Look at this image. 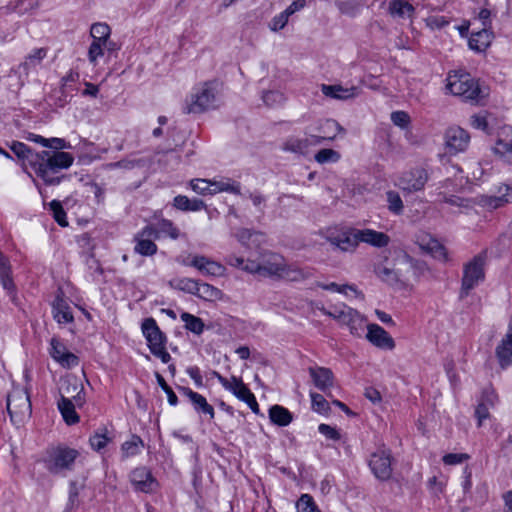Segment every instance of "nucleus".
I'll list each match as a JSON object with an SVG mask.
<instances>
[{
    "label": "nucleus",
    "mask_w": 512,
    "mask_h": 512,
    "mask_svg": "<svg viewBox=\"0 0 512 512\" xmlns=\"http://www.w3.org/2000/svg\"><path fill=\"white\" fill-rule=\"evenodd\" d=\"M174 206L183 211H199L206 207L200 199H189L186 196L178 195L174 198Z\"/></svg>",
    "instance_id": "37"
},
{
    "label": "nucleus",
    "mask_w": 512,
    "mask_h": 512,
    "mask_svg": "<svg viewBox=\"0 0 512 512\" xmlns=\"http://www.w3.org/2000/svg\"><path fill=\"white\" fill-rule=\"evenodd\" d=\"M308 371L315 387L331 397V394L327 391L334 385L332 371L326 367H309Z\"/></svg>",
    "instance_id": "22"
},
{
    "label": "nucleus",
    "mask_w": 512,
    "mask_h": 512,
    "mask_svg": "<svg viewBox=\"0 0 512 512\" xmlns=\"http://www.w3.org/2000/svg\"><path fill=\"white\" fill-rule=\"evenodd\" d=\"M427 180V172L423 168H416L403 174L399 179L398 185L408 192L419 191L424 188Z\"/></svg>",
    "instance_id": "18"
},
{
    "label": "nucleus",
    "mask_w": 512,
    "mask_h": 512,
    "mask_svg": "<svg viewBox=\"0 0 512 512\" xmlns=\"http://www.w3.org/2000/svg\"><path fill=\"white\" fill-rule=\"evenodd\" d=\"M60 399L73 400L77 407L85 402L84 387L76 377H67L59 388Z\"/></svg>",
    "instance_id": "15"
},
{
    "label": "nucleus",
    "mask_w": 512,
    "mask_h": 512,
    "mask_svg": "<svg viewBox=\"0 0 512 512\" xmlns=\"http://www.w3.org/2000/svg\"><path fill=\"white\" fill-rule=\"evenodd\" d=\"M106 432L107 430L103 429L102 433H96L90 437V445L94 450L99 451L107 445L109 438L107 437Z\"/></svg>",
    "instance_id": "55"
},
{
    "label": "nucleus",
    "mask_w": 512,
    "mask_h": 512,
    "mask_svg": "<svg viewBox=\"0 0 512 512\" xmlns=\"http://www.w3.org/2000/svg\"><path fill=\"white\" fill-rule=\"evenodd\" d=\"M269 418L273 424L284 427L292 422L293 415L285 407L274 405L269 409Z\"/></svg>",
    "instance_id": "32"
},
{
    "label": "nucleus",
    "mask_w": 512,
    "mask_h": 512,
    "mask_svg": "<svg viewBox=\"0 0 512 512\" xmlns=\"http://www.w3.org/2000/svg\"><path fill=\"white\" fill-rule=\"evenodd\" d=\"M262 99L267 106L280 104L284 101V95L278 91H266L262 95Z\"/></svg>",
    "instance_id": "57"
},
{
    "label": "nucleus",
    "mask_w": 512,
    "mask_h": 512,
    "mask_svg": "<svg viewBox=\"0 0 512 512\" xmlns=\"http://www.w3.org/2000/svg\"><path fill=\"white\" fill-rule=\"evenodd\" d=\"M13 153L35 171L39 162L40 152H33L26 144L22 142H13L10 146Z\"/></svg>",
    "instance_id": "27"
},
{
    "label": "nucleus",
    "mask_w": 512,
    "mask_h": 512,
    "mask_svg": "<svg viewBox=\"0 0 512 512\" xmlns=\"http://www.w3.org/2000/svg\"><path fill=\"white\" fill-rule=\"evenodd\" d=\"M192 190L201 195L212 194L211 181L206 179H195L190 182Z\"/></svg>",
    "instance_id": "52"
},
{
    "label": "nucleus",
    "mask_w": 512,
    "mask_h": 512,
    "mask_svg": "<svg viewBox=\"0 0 512 512\" xmlns=\"http://www.w3.org/2000/svg\"><path fill=\"white\" fill-rule=\"evenodd\" d=\"M182 263L196 268L207 276H222L225 272V267L222 264L203 255H195L192 257L191 261L183 260Z\"/></svg>",
    "instance_id": "16"
},
{
    "label": "nucleus",
    "mask_w": 512,
    "mask_h": 512,
    "mask_svg": "<svg viewBox=\"0 0 512 512\" xmlns=\"http://www.w3.org/2000/svg\"><path fill=\"white\" fill-rule=\"evenodd\" d=\"M495 151L512 160V127L503 129L500 138L496 142Z\"/></svg>",
    "instance_id": "33"
},
{
    "label": "nucleus",
    "mask_w": 512,
    "mask_h": 512,
    "mask_svg": "<svg viewBox=\"0 0 512 512\" xmlns=\"http://www.w3.org/2000/svg\"><path fill=\"white\" fill-rule=\"evenodd\" d=\"M311 402H312V409L315 412L321 413V414H327L330 411V406L328 401L324 398L323 395L311 392L310 393Z\"/></svg>",
    "instance_id": "46"
},
{
    "label": "nucleus",
    "mask_w": 512,
    "mask_h": 512,
    "mask_svg": "<svg viewBox=\"0 0 512 512\" xmlns=\"http://www.w3.org/2000/svg\"><path fill=\"white\" fill-rule=\"evenodd\" d=\"M316 162L323 164L327 162H337L340 159V154L333 149H321L315 154Z\"/></svg>",
    "instance_id": "48"
},
{
    "label": "nucleus",
    "mask_w": 512,
    "mask_h": 512,
    "mask_svg": "<svg viewBox=\"0 0 512 512\" xmlns=\"http://www.w3.org/2000/svg\"><path fill=\"white\" fill-rule=\"evenodd\" d=\"M493 33L488 28H482L476 33H472L468 40L469 48L475 52H484L490 46Z\"/></svg>",
    "instance_id": "26"
},
{
    "label": "nucleus",
    "mask_w": 512,
    "mask_h": 512,
    "mask_svg": "<svg viewBox=\"0 0 512 512\" xmlns=\"http://www.w3.org/2000/svg\"><path fill=\"white\" fill-rule=\"evenodd\" d=\"M470 456L466 453H449L443 456L442 461L446 465H456L468 460Z\"/></svg>",
    "instance_id": "59"
},
{
    "label": "nucleus",
    "mask_w": 512,
    "mask_h": 512,
    "mask_svg": "<svg viewBox=\"0 0 512 512\" xmlns=\"http://www.w3.org/2000/svg\"><path fill=\"white\" fill-rule=\"evenodd\" d=\"M322 92L325 96L332 97L335 99H349L357 95V88H343L340 85H322Z\"/></svg>",
    "instance_id": "30"
},
{
    "label": "nucleus",
    "mask_w": 512,
    "mask_h": 512,
    "mask_svg": "<svg viewBox=\"0 0 512 512\" xmlns=\"http://www.w3.org/2000/svg\"><path fill=\"white\" fill-rule=\"evenodd\" d=\"M470 125L475 129L482 130L489 134L488 113L482 112L472 115L470 118Z\"/></svg>",
    "instance_id": "47"
},
{
    "label": "nucleus",
    "mask_w": 512,
    "mask_h": 512,
    "mask_svg": "<svg viewBox=\"0 0 512 512\" xmlns=\"http://www.w3.org/2000/svg\"><path fill=\"white\" fill-rule=\"evenodd\" d=\"M422 247L439 260L444 262L449 260L446 248L436 239L430 238Z\"/></svg>",
    "instance_id": "38"
},
{
    "label": "nucleus",
    "mask_w": 512,
    "mask_h": 512,
    "mask_svg": "<svg viewBox=\"0 0 512 512\" xmlns=\"http://www.w3.org/2000/svg\"><path fill=\"white\" fill-rule=\"evenodd\" d=\"M211 191L212 194H216L219 192H230L236 195H239L240 192V184L236 181H211Z\"/></svg>",
    "instance_id": "40"
},
{
    "label": "nucleus",
    "mask_w": 512,
    "mask_h": 512,
    "mask_svg": "<svg viewBox=\"0 0 512 512\" xmlns=\"http://www.w3.org/2000/svg\"><path fill=\"white\" fill-rule=\"evenodd\" d=\"M298 512H315L316 505L309 494H303L296 503Z\"/></svg>",
    "instance_id": "51"
},
{
    "label": "nucleus",
    "mask_w": 512,
    "mask_h": 512,
    "mask_svg": "<svg viewBox=\"0 0 512 512\" xmlns=\"http://www.w3.org/2000/svg\"><path fill=\"white\" fill-rule=\"evenodd\" d=\"M497 196H483L481 203L489 208L496 209L506 203L512 202V187L503 185L499 187Z\"/></svg>",
    "instance_id": "28"
},
{
    "label": "nucleus",
    "mask_w": 512,
    "mask_h": 512,
    "mask_svg": "<svg viewBox=\"0 0 512 512\" xmlns=\"http://www.w3.org/2000/svg\"><path fill=\"white\" fill-rule=\"evenodd\" d=\"M78 456L79 452L73 448L65 446L52 448L49 452V458L46 460L47 469L53 474L70 470Z\"/></svg>",
    "instance_id": "10"
},
{
    "label": "nucleus",
    "mask_w": 512,
    "mask_h": 512,
    "mask_svg": "<svg viewBox=\"0 0 512 512\" xmlns=\"http://www.w3.org/2000/svg\"><path fill=\"white\" fill-rule=\"evenodd\" d=\"M319 310L339 323L349 327L351 334L360 335V331L363 330L364 317L355 309L346 305L334 306L332 309H327L324 306Z\"/></svg>",
    "instance_id": "8"
},
{
    "label": "nucleus",
    "mask_w": 512,
    "mask_h": 512,
    "mask_svg": "<svg viewBox=\"0 0 512 512\" xmlns=\"http://www.w3.org/2000/svg\"><path fill=\"white\" fill-rule=\"evenodd\" d=\"M111 30L106 23H95L91 26V37L99 36L100 38H110Z\"/></svg>",
    "instance_id": "58"
},
{
    "label": "nucleus",
    "mask_w": 512,
    "mask_h": 512,
    "mask_svg": "<svg viewBox=\"0 0 512 512\" xmlns=\"http://www.w3.org/2000/svg\"><path fill=\"white\" fill-rule=\"evenodd\" d=\"M130 481L137 491L144 493L154 491L157 486L155 478L145 467L134 469L130 474Z\"/></svg>",
    "instance_id": "19"
},
{
    "label": "nucleus",
    "mask_w": 512,
    "mask_h": 512,
    "mask_svg": "<svg viewBox=\"0 0 512 512\" xmlns=\"http://www.w3.org/2000/svg\"><path fill=\"white\" fill-rule=\"evenodd\" d=\"M422 247L439 260L444 262L449 260L446 248L436 239L430 238Z\"/></svg>",
    "instance_id": "39"
},
{
    "label": "nucleus",
    "mask_w": 512,
    "mask_h": 512,
    "mask_svg": "<svg viewBox=\"0 0 512 512\" xmlns=\"http://www.w3.org/2000/svg\"><path fill=\"white\" fill-rule=\"evenodd\" d=\"M47 55L46 48H38L35 49L31 54H29L26 58V61L22 64V67L27 70L29 65H35L40 63L43 58Z\"/></svg>",
    "instance_id": "53"
},
{
    "label": "nucleus",
    "mask_w": 512,
    "mask_h": 512,
    "mask_svg": "<svg viewBox=\"0 0 512 512\" xmlns=\"http://www.w3.org/2000/svg\"><path fill=\"white\" fill-rule=\"evenodd\" d=\"M53 316L58 323H70L73 321V315L69 306L61 295H57L53 304Z\"/></svg>",
    "instance_id": "29"
},
{
    "label": "nucleus",
    "mask_w": 512,
    "mask_h": 512,
    "mask_svg": "<svg viewBox=\"0 0 512 512\" xmlns=\"http://www.w3.org/2000/svg\"><path fill=\"white\" fill-rule=\"evenodd\" d=\"M321 234L326 241L343 252H353L358 246L356 229H329Z\"/></svg>",
    "instance_id": "12"
},
{
    "label": "nucleus",
    "mask_w": 512,
    "mask_h": 512,
    "mask_svg": "<svg viewBox=\"0 0 512 512\" xmlns=\"http://www.w3.org/2000/svg\"><path fill=\"white\" fill-rule=\"evenodd\" d=\"M391 121L396 126L406 128L410 123V116L405 111H395L391 114Z\"/></svg>",
    "instance_id": "60"
},
{
    "label": "nucleus",
    "mask_w": 512,
    "mask_h": 512,
    "mask_svg": "<svg viewBox=\"0 0 512 512\" xmlns=\"http://www.w3.org/2000/svg\"><path fill=\"white\" fill-rule=\"evenodd\" d=\"M39 162L35 170V174L40 177L47 185H57L61 182L62 177L53 176L61 169L69 168L74 161V157L63 151L40 152Z\"/></svg>",
    "instance_id": "1"
},
{
    "label": "nucleus",
    "mask_w": 512,
    "mask_h": 512,
    "mask_svg": "<svg viewBox=\"0 0 512 512\" xmlns=\"http://www.w3.org/2000/svg\"><path fill=\"white\" fill-rule=\"evenodd\" d=\"M336 4L341 13L353 16L363 5L362 0H336Z\"/></svg>",
    "instance_id": "45"
},
{
    "label": "nucleus",
    "mask_w": 512,
    "mask_h": 512,
    "mask_svg": "<svg viewBox=\"0 0 512 512\" xmlns=\"http://www.w3.org/2000/svg\"><path fill=\"white\" fill-rule=\"evenodd\" d=\"M446 88L453 95L471 102H478L483 97V92L478 82L468 73H450L447 78Z\"/></svg>",
    "instance_id": "2"
},
{
    "label": "nucleus",
    "mask_w": 512,
    "mask_h": 512,
    "mask_svg": "<svg viewBox=\"0 0 512 512\" xmlns=\"http://www.w3.org/2000/svg\"><path fill=\"white\" fill-rule=\"evenodd\" d=\"M289 17L290 16L287 14L285 10L279 15L275 16L270 23L271 30L279 31L283 29L287 24Z\"/></svg>",
    "instance_id": "64"
},
{
    "label": "nucleus",
    "mask_w": 512,
    "mask_h": 512,
    "mask_svg": "<svg viewBox=\"0 0 512 512\" xmlns=\"http://www.w3.org/2000/svg\"><path fill=\"white\" fill-rule=\"evenodd\" d=\"M104 53H105L104 46H102L100 44H92L91 43L89 50H88V59H89L90 63L93 65H96L97 59L99 57H102L104 55Z\"/></svg>",
    "instance_id": "63"
},
{
    "label": "nucleus",
    "mask_w": 512,
    "mask_h": 512,
    "mask_svg": "<svg viewBox=\"0 0 512 512\" xmlns=\"http://www.w3.org/2000/svg\"><path fill=\"white\" fill-rule=\"evenodd\" d=\"M179 390L189 398L196 411L209 415L210 419L214 418V408L207 402L204 396L187 387H180Z\"/></svg>",
    "instance_id": "25"
},
{
    "label": "nucleus",
    "mask_w": 512,
    "mask_h": 512,
    "mask_svg": "<svg viewBox=\"0 0 512 512\" xmlns=\"http://www.w3.org/2000/svg\"><path fill=\"white\" fill-rule=\"evenodd\" d=\"M369 466L375 477L381 481H387L392 476L391 455L381 450L371 455Z\"/></svg>",
    "instance_id": "14"
},
{
    "label": "nucleus",
    "mask_w": 512,
    "mask_h": 512,
    "mask_svg": "<svg viewBox=\"0 0 512 512\" xmlns=\"http://www.w3.org/2000/svg\"><path fill=\"white\" fill-rule=\"evenodd\" d=\"M144 446L142 439L137 435H132L130 440L122 444L121 450L124 457H131L139 453L140 448Z\"/></svg>",
    "instance_id": "42"
},
{
    "label": "nucleus",
    "mask_w": 512,
    "mask_h": 512,
    "mask_svg": "<svg viewBox=\"0 0 512 512\" xmlns=\"http://www.w3.org/2000/svg\"><path fill=\"white\" fill-rule=\"evenodd\" d=\"M135 251L143 256H151L157 252V245L151 239L138 238L135 236Z\"/></svg>",
    "instance_id": "44"
},
{
    "label": "nucleus",
    "mask_w": 512,
    "mask_h": 512,
    "mask_svg": "<svg viewBox=\"0 0 512 512\" xmlns=\"http://www.w3.org/2000/svg\"><path fill=\"white\" fill-rule=\"evenodd\" d=\"M485 263L486 255L480 253L464 264L460 289L461 299L467 297L470 291L485 279Z\"/></svg>",
    "instance_id": "6"
},
{
    "label": "nucleus",
    "mask_w": 512,
    "mask_h": 512,
    "mask_svg": "<svg viewBox=\"0 0 512 512\" xmlns=\"http://www.w3.org/2000/svg\"><path fill=\"white\" fill-rule=\"evenodd\" d=\"M50 209L53 212V217L55 221L62 227H66L68 222L66 220V213L61 205V203L57 200H53L50 203Z\"/></svg>",
    "instance_id": "50"
},
{
    "label": "nucleus",
    "mask_w": 512,
    "mask_h": 512,
    "mask_svg": "<svg viewBox=\"0 0 512 512\" xmlns=\"http://www.w3.org/2000/svg\"><path fill=\"white\" fill-rule=\"evenodd\" d=\"M495 354L501 368L505 369L512 364V320L500 343L495 349Z\"/></svg>",
    "instance_id": "21"
},
{
    "label": "nucleus",
    "mask_w": 512,
    "mask_h": 512,
    "mask_svg": "<svg viewBox=\"0 0 512 512\" xmlns=\"http://www.w3.org/2000/svg\"><path fill=\"white\" fill-rule=\"evenodd\" d=\"M219 382L225 389L231 391L239 400L245 402L255 414H259V405L254 394L240 378L235 376H232L230 379L219 377Z\"/></svg>",
    "instance_id": "11"
},
{
    "label": "nucleus",
    "mask_w": 512,
    "mask_h": 512,
    "mask_svg": "<svg viewBox=\"0 0 512 512\" xmlns=\"http://www.w3.org/2000/svg\"><path fill=\"white\" fill-rule=\"evenodd\" d=\"M356 236L358 244L364 242L378 248L387 246L390 241L387 234L372 229H356Z\"/></svg>",
    "instance_id": "24"
},
{
    "label": "nucleus",
    "mask_w": 512,
    "mask_h": 512,
    "mask_svg": "<svg viewBox=\"0 0 512 512\" xmlns=\"http://www.w3.org/2000/svg\"><path fill=\"white\" fill-rule=\"evenodd\" d=\"M470 143V134L460 126L449 127L444 134L446 152L455 155L464 152Z\"/></svg>",
    "instance_id": "13"
},
{
    "label": "nucleus",
    "mask_w": 512,
    "mask_h": 512,
    "mask_svg": "<svg viewBox=\"0 0 512 512\" xmlns=\"http://www.w3.org/2000/svg\"><path fill=\"white\" fill-rule=\"evenodd\" d=\"M386 195L388 209L395 214H400L403 211V202L400 195L395 191H388Z\"/></svg>",
    "instance_id": "49"
},
{
    "label": "nucleus",
    "mask_w": 512,
    "mask_h": 512,
    "mask_svg": "<svg viewBox=\"0 0 512 512\" xmlns=\"http://www.w3.org/2000/svg\"><path fill=\"white\" fill-rule=\"evenodd\" d=\"M313 276V269L285 262L279 278L291 282H302Z\"/></svg>",
    "instance_id": "23"
},
{
    "label": "nucleus",
    "mask_w": 512,
    "mask_h": 512,
    "mask_svg": "<svg viewBox=\"0 0 512 512\" xmlns=\"http://www.w3.org/2000/svg\"><path fill=\"white\" fill-rule=\"evenodd\" d=\"M159 235L161 233L168 234L171 238L176 239L179 236L178 229L173 226L172 222L169 220H162L159 223Z\"/></svg>",
    "instance_id": "62"
},
{
    "label": "nucleus",
    "mask_w": 512,
    "mask_h": 512,
    "mask_svg": "<svg viewBox=\"0 0 512 512\" xmlns=\"http://www.w3.org/2000/svg\"><path fill=\"white\" fill-rule=\"evenodd\" d=\"M285 264L284 258L276 253L266 252L260 255L256 260L247 259L243 270L249 273H255L268 277H280Z\"/></svg>",
    "instance_id": "4"
},
{
    "label": "nucleus",
    "mask_w": 512,
    "mask_h": 512,
    "mask_svg": "<svg viewBox=\"0 0 512 512\" xmlns=\"http://www.w3.org/2000/svg\"><path fill=\"white\" fill-rule=\"evenodd\" d=\"M155 376H156L159 386L167 394L169 404L173 405V406L176 405L178 402V398H177L176 394L173 392V390L171 389V387L166 383L165 379L163 378V376L161 374L156 373Z\"/></svg>",
    "instance_id": "56"
},
{
    "label": "nucleus",
    "mask_w": 512,
    "mask_h": 512,
    "mask_svg": "<svg viewBox=\"0 0 512 512\" xmlns=\"http://www.w3.org/2000/svg\"><path fill=\"white\" fill-rule=\"evenodd\" d=\"M77 404L73 400L59 399L58 408L63 416V419L68 425H73L79 422L75 408Z\"/></svg>",
    "instance_id": "34"
},
{
    "label": "nucleus",
    "mask_w": 512,
    "mask_h": 512,
    "mask_svg": "<svg viewBox=\"0 0 512 512\" xmlns=\"http://www.w3.org/2000/svg\"><path fill=\"white\" fill-rule=\"evenodd\" d=\"M141 329L145 336L150 352L161 359L163 363H168L171 359L166 350V335L160 330L155 319L146 318L142 322Z\"/></svg>",
    "instance_id": "5"
},
{
    "label": "nucleus",
    "mask_w": 512,
    "mask_h": 512,
    "mask_svg": "<svg viewBox=\"0 0 512 512\" xmlns=\"http://www.w3.org/2000/svg\"><path fill=\"white\" fill-rule=\"evenodd\" d=\"M497 401H498V396L495 393L494 389L486 388L482 392L479 403L484 404L485 407H487L488 409H491L495 406Z\"/></svg>",
    "instance_id": "54"
},
{
    "label": "nucleus",
    "mask_w": 512,
    "mask_h": 512,
    "mask_svg": "<svg viewBox=\"0 0 512 512\" xmlns=\"http://www.w3.org/2000/svg\"><path fill=\"white\" fill-rule=\"evenodd\" d=\"M51 351L50 355L64 368L75 367L79 364V358L69 352L66 346L56 337L51 339Z\"/></svg>",
    "instance_id": "17"
},
{
    "label": "nucleus",
    "mask_w": 512,
    "mask_h": 512,
    "mask_svg": "<svg viewBox=\"0 0 512 512\" xmlns=\"http://www.w3.org/2000/svg\"><path fill=\"white\" fill-rule=\"evenodd\" d=\"M388 11L393 17L410 18L413 16L415 8L406 0H391Z\"/></svg>",
    "instance_id": "31"
},
{
    "label": "nucleus",
    "mask_w": 512,
    "mask_h": 512,
    "mask_svg": "<svg viewBox=\"0 0 512 512\" xmlns=\"http://www.w3.org/2000/svg\"><path fill=\"white\" fill-rule=\"evenodd\" d=\"M197 284H198V281H196V280H193L190 278H184V279H180L177 282L176 288H178L179 290H182L184 292L195 295V292L197 289Z\"/></svg>",
    "instance_id": "61"
},
{
    "label": "nucleus",
    "mask_w": 512,
    "mask_h": 512,
    "mask_svg": "<svg viewBox=\"0 0 512 512\" xmlns=\"http://www.w3.org/2000/svg\"><path fill=\"white\" fill-rule=\"evenodd\" d=\"M319 133L325 140H334L338 133H344V128L335 120L327 119L319 125Z\"/></svg>",
    "instance_id": "35"
},
{
    "label": "nucleus",
    "mask_w": 512,
    "mask_h": 512,
    "mask_svg": "<svg viewBox=\"0 0 512 512\" xmlns=\"http://www.w3.org/2000/svg\"><path fill=\"white\" fill-rule=\"evenodd\" d=\"M367 330L366 338L371 344L381 349H394L395 342L393 338L381 326L378 324H369L367 325Z\"/></svg>",
    "instance_id": "20"
},
{
    "label": "nucleus",
    "mask_w": 512,
    "mask_h": 512,
    "mask_svg": "<svg viewBox=\"0 0 512 512\" xmlns=\"http://www.w3.org/2000/svg\"><path fill=\"white\" fill-rule=\"evenodd\" d=\"M413 265V259L403 254L394 261L392 267L378 266L376 273L382 281L391 286H404L409 281Z\"/></svg>",
    "instance_id": "3"
},
{
    "label": "nucleus",
    "mask_w": 512,
    "mask_h": 512,
    "mask_svg": "<svg viewBox=\"0 0 512 512\" xmlns=\"http://www.w3.org/2000/svg\"><path fill=\"white\" fill-rule=\"evenodd\" d=\"M216 102V89L213 82H205L185 100L184 112L202 113L214 108Z\"/></svg>",
    "instance_id": "7"
},
{
    "label": "nucleus",
    "mask_w": 512,
    "mask_h": 512,
    "mask_svg": "<svg viewBox=\"0 0 512 512\" xmlns=\"http://www.w3.org/2000/svg\"><path fill=\"white\" fill-rule=\"evenodd\" d=\"M195 295L205 301L220 300L223 296L222 291L208 283L197 284Z\"/></svg>",
    "instance_id": "36"
},
{
    "label": "nucleus",
    "mask_w": 512,
    "mask_h": 512,
    "mask_svg": "<svg viewBox=\"0 0 512 512\" xmlns=\"http://www.w3.org/2000/svg\"><path fill=\"white\" fill-rule=\"evenodd\" d=\"M7 411L14 423H20L31 414L30 397L26 390L15 387L7 396Z\"/></svg>",
    "instance_id": "9"
},
{
    "label": "nucleus",
    "mask_w": 512,
    "mask_h": 512,
    "mask_svg": "<svg viewBox=\"0 0 512 512\" xmlns=\"http://www.w3.org/2000/svg\"><path fill=\"white\" fill-rule=\"evenodd\" d=\"M181 320L185 323V328L187 330L197 335H200L204 330V323L199 317L184 312L181 314Z\"/></svg>",
    "instance_id": "41"
},
{
    "label": "nucleus",
    "mask_w": 512,
    "mask_h": 512,
    "mask_svg": "<svg viewBox=\"0 0 512 512\" xmlns=\"http://www.w3.org/2000/svg\"><path fill=\"white\" fill-rule=\"evenodd\" d=\"M308 149V142L305 138L291 137L283 144V150L304 154Z\"/></svg>",
    "instance_id": "43"
}]
</instances>
